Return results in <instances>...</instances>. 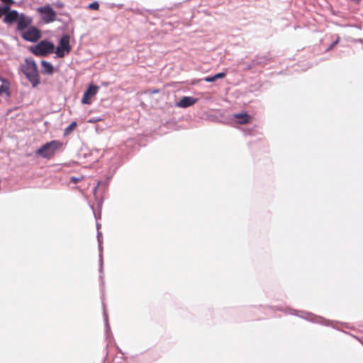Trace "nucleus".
Instances as JSON below:
<instances>
[{
	"mask_svg": "<svg viewBox=\"0 0 363 363\" xmlns=\"http://www.w3.org/2000/svg\"><path fill=\"white\" fill-rule=\"evenodd\" d=\"M21 69L33 87L39 84L40 78L38 70L37 65L33 59L26 58L23 64L21 66Z\"/></svg>",
	"mask_w": 363,
	"mask_h": 363,
	"instance_id": "f257e3e1",
	"label": "nucleus"
},
{
	"mask_svg": "<svg viewBox=\"0 0 363 363\" xmlns=\"http://www.w3.org/2000/svg\"><path fill=\"white\" fill-rule=\"evenodd\" d=\"M62 143L57 140L47 143L37 150V154L45 158L52 157Z\"/></svg>",
	"mask_w": 363,
	"mask_h": 363,
	"instance_id": "f03ea898",
	"label": "nucleus"
},
{
	"mask_svg": "<svg viewBox=\"0 0 363 363\" xmlns=\"http://www.w3.org/2000/svg\"><path fill=\"white\" fill-rule=\"evenodd\" d=\"M55 46L51 42L43 40L31 48L32 52L38 56H45L54 52Z\"/></svg>",
	"mask_w": 363,
	"mask_h": 363,
	"instance_id": "7ed1b4c3",
	"label": "nucleus"
},
{
	"mask_svg": "<svg viewBox=\"0 0 363 363\" xmlns=\"http://www.w3.org/2000/svg\"><path fill=\"white\" fill-rule=\"evenodd\" d=\"M70 37L69 35H64L59 42V45L55 50L56 55L58 57H63L66 54L69 53L71 50L69 45Z\"/></svg>",
	"mask_w": 363,
	"mask_h": 363,
	"instance_id": "20e7f679",
	"label": "nucleus"
},
{
	"mask_svg": "<svg viewBox=\"0 0 363 363\" xmlns=\"http://www.w3.org/2000/svg\"><path fill=\"white\" fill-rule=\"evenodd\" d=\"M38 11L42 15L43 19L46 23L52 22L55 19L56 13L49 5L38 8Z\"/></svg>",
	"mask_w": 363,
	"mask_h": 363,
	"instance_id": "39448f33",
	"label": "nucleus"
},
{
	"mask_svg": "<svg viewBox=\"0 0 363 363\" xmlns=\"http://www.w3.org/2000/svg\"><path fill=\"white\" fill-rule=\"evenodd\" d=\"M99 86L90 85L83 94L82 103L84 104H90L91 102V98L97 94Z\"/></svg>",
	"mask_w": 363,
	"mask_h": 363,
	"instance_id": "423d86ee",
	"label": "nucleus"
},
{
	"mask_svg": "<svg viewBox=\"0 0 363 363\" xmlns=\"http://www.w3.org/2000/svg\"><path fill=\"white\" fill-rule=\"evenodd\" d=\"M22 37L28 41L34 42L40 38V35L39 30L37 28H31L27 31L24 32L22 34Z\"/></svg>",
	"mask_w": 363,
	"mask_h": 363,
	"instance_id": "0eeeda50",
	"label": "nucleus"
},
{
	"mask_svg": "<svg viewBox=\"0 0 363 363\" xmlns=\"http://www.w3.org/2000/svg\"><path fill=\"white\" fill-rule=\"evenodd\" d=\"M31 23V18L23 13L20 14L17 20L18 29L22 30Z\"/></svg>",
	"mask_w": 363,
	"mask_h": 363,
	"instance_id": "6e6552de",
	"label": "nucleus"
},
{
	"mask_svg": "<svg viewBox=\"0 0 363 363\" xmlns=\"http://www.w3.org/2000/svg\"><path fill=\"white\" fill-rule=\"evenodd\" d=\"M198 101L197 99L191 96H184L179 102L176 104V106L182 108H187L194 105Z\"/></svg>",
	"mask_w": 363,
	"mask_h": 363,
	"instance_id": "1a4fd4ad",
	"label": "nucleus"
},
{
	"mask_svg": "<svg viewBox=\"0 0 363 363\" xmlns=\"http://www.w3.org/2000/svg\"><path fill=\"white\" fill-rule=\"evenodd\" d=\"M19 13L16 10H10L7 12L6 15L4 16V22L6 23H13L15 21H17L18 19Z\"/></svg>",
	"mask_w": 363,
	"mask_h": 363,
	"instance_id": "9d476101",
	"label": "nucleus"
},
{
	"mask_svg": "<svg viewBox=\"0 0 363 363\" xmlns=\"http://www.w3.org/2000/svg\"><path fill=\"white\" fill-rule=\"evenodd\" d=\"M1 81L2 82L1 85L0 86V96L5 94L6 96H10V83L8 80L5 79H1Z\"/></svg>",
	"mask_w": 363,
	"mask_h": 363,
	"instance_id": "9b49d317",
	"label": "nucleus"
},
{
	"mask_svg": "<svg viewBox=\"0 0 363 363\" xmlns=\"http://www.w3.org/2000/svg\"><path fill=\"white\" fill-rule=\"evenodd\" d=\"M234 118L238 119L240 124L247 123L250 119V116L246 112L235 114Z\"/></svg>",
	"mask_w": 363,
	"mask_h": 363,
	"instance_id": "f8f14e48",
	"label": "nucleus"
},
{
	"mask_svg": "<svg viewBox=\"0 0 363 363\" xmlns=\"http://www.w3.org/2000/svg\"><path fill=\"white\" fill-rule=\"evenodd\" d=\"M41 65L43 66V73L51 74L53 72L54 67L50 62L45 60H42Z\"/></svg>",
	"mask_w": 363,
	"mask_h": 363,
	"instance_id": "ddd939ff",
	"label": "nucleus"
},
{
	"mask_svg": "<svg viewBox=\"0 0 363 363\" xmlns=\"http://www.w3.org/2000/svg\"><path fill=\"white\" fill-rule=\"evenodd\" d=\"M225 76V73L220 72V73L216 74L213 76L206 77L203 79L206 82H215L216 80H217L218 79L223 78Z\"/></svg>",
	"mask_w": 363,
	"mask_h": 363,
	"instance_id": "4468645a",
	"label": "nucleus"
},
{
	"mask_svg": "<svg viewBox=\"0 0 363 363\" xmlns=\"http://www.w3.org/2000/svg\"><path fill=\"white\" fill-rule=\"evenodd\" d=\"M77 124L75 121L72 122L70 125L65 128L64 134L65 135H69L77 127Z\"/></svg>",
	"mask_w": 363,
	"mask_h": 363,
	"instance_id": "2eb2a0df",
	"label": "nucleus"
},
{
	"mask_svg": "<svg viewBox=\"0 0 363 363\" xmlns=\"http://www.w3.org/2000/svg\"><path fill=\"white\" fill-rule=\"evenodd\" d=\"M10 9L9 5H5L4 6H0V18L3 16V15H6L7 12H9Z\"/></svg>",
	"mask_w": 363,
	"mask_h": 363,
	"instance_id": "dca6fc26",
	"label": "nucleus"
},
{
	"mask_svg": "<svg viewBox=\"0 0 363 363\" xmlns=\"http://www.w3.org/2000/svg\"><path fill=\"white\" fill-rule=\"evenodd\" d=\"M99 7V5L97 2H93L89 5V8L94 10H97Z\"/></svg>",
	"mask_w": 363,
	"mask_h": 363,
	"instance_id": "f3484780",
	"label": "nucleus"
},
{
	"mask_svg": "<svg viewBox=\"0 0 363 363\" xmlns=\"http://www.w3.org/2000/svg\"><path fill=\"white\" fill-rule=\"evenodd\" d=\"M1 1L4 3L6 4L7 5L14 3L13 0H1Z\"/></svg>",
	"mask_w": 363,
	"mask_h": 363,
	"instance_id": "a211bd4d",
	"label": "nucleus"
},
{
	"mask_svg": "<svg viewBox=\"0 0 363 363\" xmlns=\"http://www.w3.org/2000/svg\"><path fill=\"white\" fill-rule=\"evenodd\" d=\"M338 43V39H337L335 42L332 43V45L328 48V50H330Z\"/></svg>",
	"mask_w": 363,
	"mask_h": 363,
	"instance_id": "6ab92c4d",
	"label": "nucleus"
},
{
	"mask_svg": "<svg viewBox=\"0 0 363 363\" xmlns=\"http://www.w3.org/2000/svg\"><path fill=\"white\" fill-rule=\"evenodd\" d=\"M104 318H105V321H106V325L108 324L107 323V321H108V319H107V314H106V312L104 311Z\"/></svg>",
	"mask_w": 363,
	"mask_h": 363,
	"instance_id": "aec40b11",
	"label": "nucleus"
},
{
	"mask_svg": "<svg viewBox=\"0 0 363 363\" xmlns=\"http://www.w3.org/2000/svg\"><path fill=\"white\" fill-rule=\"evenodd\" d=\"M98 240H99V249H101V240L99 239V233H98Z\"/></svg>",
	"mask_w": 363,
	"mask_h": 363,
	"instance_id": "412c9836",
	"label": "nucleus"
},
{
	"mask_svg": "<svg viewBox=\"0 0 363 363\" xmlns=\"http://www.w3.org/2000/svg\"><path fill=\"white\" fill-rule=\"evenodd\" d=\"M72 179V180H74L75 182H78V181H79V179H77V178H74V177H73Z\"/></svg>",
	"mask_w": 363,
	"mask_h": 363,
	"instance_id": "4be33fe9",
	"label": "nucleus"
},
{
	"mask_svg": "<svg viewBox=\"0 0 363 363\" xmlns=\"http://www.w3.org/2000/svg\"><path fill=\"white\" fill-rule=\"evenodd\" d=\"M100 257H101V255H100ZM100 262H101V264L102 263V260L101 259L100 260Z\"/></svg>",
	"mask_w": 363,
	"mask_h": 363,
	"instance_id": "5701e85b",
	"label": "nucleus"
}]
</instances>
